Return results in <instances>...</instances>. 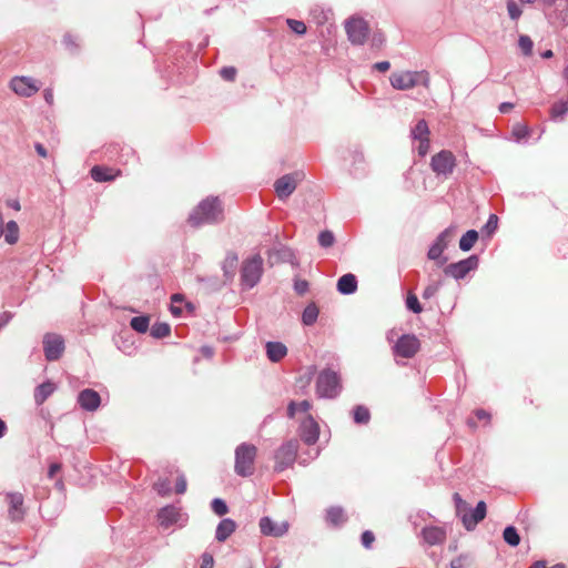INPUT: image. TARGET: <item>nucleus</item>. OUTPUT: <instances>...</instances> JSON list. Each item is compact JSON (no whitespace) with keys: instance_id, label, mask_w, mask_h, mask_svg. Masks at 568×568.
<instances>
[{"instance_id":"nucleus-1","label":"nucleus","mask_w":568,"mask_h":568,"mask_svg":"<svg viewBox=\"0 0 568 568\" xmlns=\"http://www.w3.org/2000/svg\"><path fill=\"white\" fill-rule=\"evenodd\" d=\"M224 219L221 201L217 196L202 200L190 213L187 222L192 227L216 224Z\"/></svg>"},{"instance_id":"nucleus-2","label":"nucleus","mask_w":568,"mask_h":568,"mask_svg":"<svg viewBox=\"0 0 568 568\" xmlns=\"http://www.w3.org/2000/svg\"><path fill=\"white\" fill-rule=\"evenodd\" d=\"M390 84L396 90H410L418 84L429 88L430 77L425 70L394 72L389 77Z\"/></svg>"},{"instance_id":"nucleus-3","label":"nucleus","mask_w":568,"mask_h":568,"mask_svg":"<svg viewBox=\"0 0 568 568\" xmlns=\"http://www.w3.org/2000/svg\"><path fill=\"white\" fill-rule=\"evenodd\" d=\"M257 448L253 444L242 443L235 448L234 471L241 477H248L254 473V462Z\"/></svg>"},{"instance_id":"nucleus-4","label":"nucleus","mask_w":568,"mask_h":568,"mask_svg":"<svg viewBox=\"0 0 568 568\" xmlns=\"http://www.w3.org/2000/svg\"><path fill=\"white\" fill-rule=\"evenodd\" d=\"M342 390L341 378L332 369H323L316 379V394L320 398H335Z\"/></svg>"},{"instance_id":"nucleus-5","label":"nucleus","mask_w":568,"mask_h":568,"mask_svg":"<svg viewBox=\"0 0 568 568\" xmlns=\"http://www.w3.org/2000/svg\"><path fill=\"white\" fill-rule=\"evenodd\" d=\"M263 273V260L256 254L246 260L241 270V281L246 288L254 287L261 280Z\"/></svg>"},{"instance_id":"nucleus-6","label":"nucleus","mask_w":568,"mask_h":568,"mask_svg":"<svg viewBox=\"0 0 568 568\" xmlns=\"http://www.w3.org/2000/svg\"><path fill=\"white\" fill-rule=\"evenodd\" d=\"M298 450V442L296 439H290L283 443L275 452L274 459L276 471H283L291 467L296 459Z\"/></svg>"},{"instance_id":"nucleus-7","label":"nucleus","mask_w":568,"mask_h":568,"mask_svg":"<svg viewBox=\"0 0 568 568\" xmlns=\"http://www.w3.org/2000/svg\"><path fill=\"white\" fill-rule=\"evenodd\" d=\"M453 235L454 229L447 227L442 233H439L428 250L427 257L435 261L436 264L440 267L444 266L448 261L447 256H443V252L447 248Z\"/></svg>"},{"instance_id":"nucleus-8","label":"nucleus","mask_w":568,"mask_h":568,"mask_svg":"<svg viewBox=\"0 0 568 568\" xmlns=\"http://www.w3.org/2000/svg\"><path fill=\"white\" fill-rule=\"evenodd\" d=\"M456 166V158L453 152L442 150L432 156L430 168L437 176H449Z\"/></svg>"},{"instance_id":"nucleus-9","label":"nucleus","mask_w":568,"mask_h":568,"mask_svg":"<svg viewBox=\"0 0 568 568\" xmlns=\"http://www.w3.org/2000/svg\"><path fill=\"white\" fill-rule=\"evenodd\" d=\"M345 31L352 44L362 45L368 37L369 29L364 19L352 17L345 22Z\"/></svg>"},{"instance_id":"nucleus-10","label":"nucleus","mask_w":568,"mask_h":568,"mask_svg":"<svg viewBox=\"0 0 568 568\" xmlns=\"http://www.w3.org/2000/svg\"><path fill=\"white\" fill-rule=\"evenodd\" d=\"M479 258L477 255H470L456 263H450L444 267V273L455 280H462L478 267Z\"/></svg>"},{"instance_id":"nucleus-11","label":"nucleus","mask_w":568,"mask_h":568,"mask_svg":"<svg viewBox=\"0 0 568 568\" xmlns=\"http://www.w3.org/2000/svg\"><path fill=\"white\" fill-rule=\"evenodd\" d=\"M10 88L18 95L30 98L40 90V83L31 77H14L10 81Z\"/></svg>"},{"instance_id":"nucleus-12","label":"nucleus","mask_w":568,"mask_h":568,"mask_svg":"<svg viewBox=\"0 0 568 568\" xmlns=\"http://www.w3.org/2000/svg\"><path fill=\"white\" fill-rule=\"evenodd\" d=\"M43 351L48 361L59 359L64 351L63 338L58 334H45L43 337Z\"/></svg>"},{"instance_id":"nucleus-13","label":"nucleus","mask_w":568,"mask_h":568,"mask_svg":"<svg viewBox=\"0 0 568 568\" xmlns=\"http://www.w3.org/2000/svg\"><path fill=\"white\" fill-rule=\"evenodd\" d=\"M420 343L415 335L406 334L398 338L394 353L404 358H412L419 349Z\"/></svg>"},{"instance_id":"nucleus-14","label":"nucleus","mask_w":568,"mask_h":568,"mask_svg":"<svg viewBox=\"0 0 568 568\" xmlns=\"http://www.w3.org/2000/svg\"><path fill=\"white\" fill-rule=\"evenodd\" d=\"M300 436L307 445H314L318 440L320 426L311 415H306L301 422Z\"/></svg>"},{"instance_id":"nucleus-15","label":"nucleus","mask_w":568,"mask_h":568,"mask_svg":"<svg viewBox=\"0 0 568 568\" xmlns=\"http://www.w3.org/2000/svg\"><path fill=\"white\" fill-rule=\"evenodd\" d=\"M298 174H285L277 179L274 189L281 200L287 199L296 190Z\"/></svg>"},{"instance_id":"nucleus-16","label":"nucleus","mask_w":568,"mask_h":568,"mask_svg":"<svg viewBox=\"0 0 568 568\" xmlns=\"http://www.w3.org/2000/svg\"><path fill=\"white\" fill-rule=\"evenodd\" d=\"M261 532L265 536L282 537L288 530L287 521L276 523L270 517H262L260 519Z\"/></svg>"},{"instance_id":"nucleus-17","label":"nucleus","mask_w":568,"mask_h":568,"mask_svg":"<svg viewBox=\"0 0 568 568\" xmlns=\"http://www.w3.org/2000/svg\"><path fill=\"white\" fill-rule=\"evenodd\" d=\"M7 500L9 504L8 514L11 520L20 521L23 519L26 510L23 508V496L21 493H8Z\"/></svg>"},{"instance_id":"nucleus-18","label":"nucleus","mask_w":568,"mask_h":568,"mask_svg":"<svg viewBox=\"0 0 568 568\" xmlns=\"http://www.w3.org/2000/svg\"><path fill=\"white\" fill-rule=\"evenodd\" d=\"M446 535L447 534L445 528L432 525L425 526L420 531V536L424 542L428 546L444 544L446 540Z\"/></svg>"},{"instance_id":"nucleus-19","label":"nucleus","mask_w":568,"mask_h":568,"mask_svg":"<svg viewBox=\"0 0 568 568\" xmlns=\"http://www.w3.org/2000/svg\"><path fill=\"white\" fill-rule=\"evenodd\" d=\"M78 403L82 409L94 412L101 404V397L94 389L85 388L79 393Z\"/></svg>"},{"instance_id":"nucleus-20","label":"nucleus","mask_w":568,"mask_h":568,"mask_svg":"<svg viewBox=\"0 0 568 568\" xmlns=\"http://www.w3.org/2000/svg\"><path fill=\"white\" fill-rule=\"evenodd\" d=\"M487 507L485 501L480 500L476 507L468 511V515H464V527L467 530H473L486 516Z\"/></svg>"},{"instance_id":"nucleus-21","label":"nucleus","mask_w":568,"mask_h":568,"mask_svg":"<svg viewBox=\"0 0 568 568\" xmlns=\"http://www.w3.org/2000/svg\"><path fill=\"white\" fill-rule=\"evenodd\" d=\"M181 510L175 506H165L158 513L160 526L163 528H169L172 525L178 524L181 520Z\"/></svg>"},{"instance_id":"nucleus-22","label":"nucleus","mask_w":568,"mask_h":568,"mask_svg":"<svg viewBox=\"0 0 568 568\" xmlns=\"http://www.w3.org/2000/svg\"><path fill=\"white\" fill-rule=\"evenodd\" d=\"M357 290L356 276L352 273L344 274L337 281V291L343 295H351Z\"/></svg>"},{"instance_id":"nucleus-23","label":"nucleus","mask_w":568,"mask_h":568,"mask_svg":"<svg viewBox=\"0 0 568 568\" xmlns=\"http://www.w3.org/2000/svg\"><path fill=\"white\" fill-rule=\"evenodd\" d=\"M266 355L271 362L277 363L287 354V347L281 342H267Z\"/></svg>"},{"instance_id":"nucleus-24","label":"nucleus","mask_w":568,"mask_h":568,"mask_svg":"<svg viewBox=\"0 0 568 568\" xmlns=\"http://www.w3.org/2000/svg\"><path fill=\"white\" fill-rule=\"evenodd\" d=\"M55 390V385L52 382H44L34 389V402L37 405H42Z\"/></svg>"},{"instance_id":"nucleus-25","label":"nucleus","mask_w":568,"mask_h":568,"mask_svg":"<svg viewBox=\"0 0 568 568\" xmlns=\"http://www.w3.org/2000/svg\"><path fill=\"white\" fill-rule=\"evenodd\" d=\"M235 528H236V525H235L234 520H232L230 518H225V519L221 520L220 524L217 525L216 531H215V538L219 541H224L234 532Z\"/></svg>"},{"instance_id":"nucleus-26","label":"nucleus","mask_w":568,"mask_h":568,"mask_svg":"<svg viewBox=\"0 0 568 568\" xmlns=\"http://www.w3.org/2000/svg\"><path fill=\"white\" fill-rule=\"evenodd\" d=\"M91 178L97 182H109L114 180L115 175L111 169L95 165L90 171Z\"/></svg>"},{"instance_id":"nucleus-27","label":"nucleus","mask_w":568,"mask_h":568,"mask_svg":"<svg viewBox=\"0 0 568 568\" xmlns=\"http://www.w3.org/2000/svg\"><path fill=\"white\" fill-rule=\"evenodd\" d=\"M477 240L478 232L476 230H469L460 237L459 248L464 252H468L473 248Z\"/></svg>"},{"instance_id":"nucleus-28","label":"nucleus","mask_w":568,"mask_h":568,"mask_svg":"<svg viewBox=\"0 0 568 568\" xmlns=\"http://www.w3.org/2000/svg\"><path fill=\"white\" fill-rule=\"evenodd\" d=\"M410 135L414 140L429 139V129L425 120H419L410 131Z\"/></svg>"},{"instance_id":"nucleus-29","label":"nucleus","mask_w":568,"mask_h":568,"mask_svg":"<svg viewBox=\"0 0 568 568\" xmlns=\"http://www.w3.org/2000/svg\"><path fill=\"white\" fill-rule=\"evenodd\" d=\"M318 317V308L314 303L308 304L302 314V322L306 326L313 325Z\"/></svg>"},{"instance_id":"nucleus-30","label":"nucleus","mask_w":568,"mask_h":568,"mask_svg":"<svg viewBox=\"0 0 568 568\" xmlns=\"http://www.w3.org/2000/svg\"><path fill=\"white\" fill-rule=\"evenodd\" d=\"M237 254L234 252H229L223 262V271L225 276L232 277L234 275L236 264H237Z\"/></svg>"},{"instance_id":"nucleus-31","label":"nucleus","mask_w":568,"mask_h":568,"mask_svg":"<svg viewBox=\"0 0 568 568\" xmlns=\"http://www.w3.org/2000/svg\"><path fill=\"white\" fill-rule=\"evenodd\" d=\"M326 520L332 525H341L345 521L344 510L341 507H331L326 513Z\"/></svg>"},{"instance_id":"nucleus-32","label":"nucleus","mask_w":568,"mask_h":568,"mask_svg":"<svg viewBox=\"0 0 568 568\" xmlns=\"http://www.w3.org/2000/svg\"><path fill=\"white\" fill-rule=\"evenodd\" d=\"M312 407L311 402L308 400H302L301 403H295L294 400L290 402L287 405V416L290 418H293L296 414V412L301 413H307Z\"/></svg>"},{"instance_id":"nucleus-33","label":"nucleus","mask_w":568,"mask_h":568,"mask_svg":"<svg viewBox=\"0 0 568 568\" xmlns=\"http://www.w3.org/2000/svg\"><path fill=\"white\" fill-rule=\"evenodd\" d=\"M150 318L148 316H135L131 318L130 326L138 333H146L149 329Z\"/></svg>"},{"instance_id":"nucleus-34","label":"nucleus","mask_w":568,"mask_h":568,"mask_svg":"<svg viewBox=\"0 0 568 568\" xmlns=\"http://www.w3.org/2000/svg\"><path fill=\"white\" fill-rule=\"evenodd\" d=\"M504 540L511 547H516L520 542L519 534L514 526H507L503 532Z\"/></svg>"},{"instance_id":"nucleus-35","label":"nucleus","mask_w":568,"mask_h":568,"mask_svg":"<svg viewBox=\"0 0 568 568\" xmlns=\"http://www.w3.org/2000/svg\"><path fill=\"white\" fill-rule=\"evenodd\" d=\"M568 113V99L556 102L550 109V116L552 120H558Z\"/></svg>"},{"instance_id":"nucleus-36","label":"nucleus","mask_w":568,"mask_h":568,"mask_svg":"<svg viewBox=\"0 0 568 568\" xmlns=\"http://www.w3.org/2000/svg\"><path fill=\"white\" fill-rule=\"evenodd\" d=\"M354 422L356 424H367L371 418V414L367 407L357 405L353 410Z\"/></svg>"},{"instance_id":"nucleus-37","label":"nucleus","mask_w":568,"mask_h":568,"mask_svg":"<svg viewBox=\"0 0 568 568\" xmlns=\"http://www.w3.org/2000/svg\"><path fill=\"white\" fill-rule=\"evenodd\" d=\"M556 14L554 19L558 21L560 24L565 26L568 23V0L561 1L556 4Z\"/></svg>"},{"instance_id":"nucleus-38","label":"nucleus","mask_w":568,"mask_h":568,"mask_svg":"<svg viewBox=\"0 0 568 568\" xmlns=\"http://www.w3.org/2000/svg\"><path fill=\"white\" fill-rule=\"evenodd\" d=\"M453 499L455 503L456 515L460 517L464 523V515H468V504L460 497L458 493L453 495Z\"/></svg>"},{"instance_id":"nucleus-39","label":"nucleus","mask_w":568,"mask_h":568,"mask_svg":"<svg viewBox=\"0 0 568 568\" xmlns=\"http://www.w3.org/2000/svg\"><path fill=\"white\" fill-rule=\"evenodd\" d=\"M171 333V327L168 323H155L151 327V336L154 338H163L169 336Z\"/></svg>"},{"instance_id":"nucleus-40","label":"nucleus","mask_w":568,"mask_h":568,"mask_svg":"<svg viewBox=\"0 0 568 568\" xmlns=\"http://www.w3.org/2000/svg\"><path fill=\"white\" fill-rule=\"evenodd\" d=\"M6 242L9 244H14L19 239V227L14 221H10L7 223V231L4 234Z\"/></svg>"},{"instance_id":"nucleus-41","label":"nucleus","mask_w":568,"mask_h":568,"mask_svg":"<svg viewBox=\"0 0 568 568\" xmlns=\"http://www.w3.org/2000/svg\"><path fill=\"white\" fill-rule=\"evenodd\" d=\"M329 12H331L329 10H325L322 7H315L311 10V16H312L313 20L315 21V23L321 26L328 21Z\"/></svg>"},{"instance_id":"nucleus-42","label":"nucleus","mask_w":568,"mask_h":568,"mask_svg":"<svg viewBox=\"0 0 568 568\" xmlns=\"http://www.w3.org/2000/svg\"><path fill=\"white\" fill-rule=\"evenodd\" d=\"M518 47L525 57H529L532 53V40L526 34H521L518 39Z\"/></svg>"},{"instance_id":"nucleus-43","label":"nucleus","mask_w":568,"mask_h":568,"mask_svg":"<svg viewBox=\"0 0 568 568\" xmlns=\"http://www.w3.org/2000/svg\"><path fill=\"white\" fill-rule=\"evenodd\" d=\"M286 24L288 28L298 36H304L307 31L306 24L301 20L295 19H286Z\"/></svg>"},{"instance_id":"nucleus-44","label":"nucleus","mask_w":568,"mask_h":568,"mask_svg":"<svg viewBox=\"0 0 568 568\" xmlns=\"http://www.w3.org/2000/svg\"><path fill=\"white\" fill-rule=\"evenodd\" d=\"M443 285V282L440 280L438 281H432L424 290L422 296L425 300H429L433 296L437 294V292L440 290Z\"/></svg>"},{"instance_id":"nucleus-45","label":"nucleus","mask_w":568,"mask_h":568,"mask_svg":"<svg viewBox=\"0 0 568 568\" xmlns=\"http://www.w3.org/2000/svg\"><path fill=\"white\" fill-rule=\"evenodd\" d=\"M406 307L414 314L423 312V307L415 294L409 293L406 297Z\"/></svg>"},{"instance_id":"nucleus-46","label":"nucleus","mask_w":568,"mask_h":568,"mask_svg":"<svg viewBox=\"0 0 568 568\" xmlns=\"http://www.w3.org/2000/svg\"><path fill=\"white\" fill-rule=\"evenodd\" d=\"M334 242H335V236H334L333 232L325 230L318 234V244L322 247H325V248L331 247L334 244Z\"/></svg>"},{"instance_id":"nucleus-47","label":"nucleus","mask_w":568,"mask_h":568,"mask_svg":"<svg viewBox=\"0 0 568 568\" xmlns=\"http://www.w3.org/2000/svg\"><path fill=\"white\" fill-rule=\"evenodd\" d=\"M498 227V216L495 215V214H490L486 224L483 226V232L486 234V235H491L496 232Z\"/></svg>"},{"instance_id":"nucleus-48","label":"nucleus","mask_w":568,"mask_h":568,"mask_svg":"<svg viewBox=\"0 0 568 568\" xmlns=\"http://www.w3.org/2000/svg\"><path fill=\"white\" fill-rule=\"evenodd\" d=\"M211 508L217 516H224L229 511L226 503L221 498H214Z\"/></svg>"},{"instance_id":"nucleus-49","label":"nucleus","mask_w":568,"mask_h":568,"mask_svg":"<svg viewBox=\"0 0 568 568\" xmlns=\"http://www.w3.org/2000/svg\"><path fill=\"white\" fill-rule=\"evenodd\" d=\"M154 489L159 495H168L171 491V483L169 479H159L154 483Z\"/></svg>"},{"instance_id":"nucleus-50","label":"nucleus","mask_w":568,"mask_h":568,"mask_svg":"<svg viewBox=\"0 0 568 568\" xmlns=\"http://www.w3.org/2000/svg\"><path fill=\"white\" fill-rule=\"evenodd\" d=\"M507 11H508L510 19H513V20H517L521 16V12H523L520 7L514 0L507 1Z\"/></svg>"},{"instance_id":"nucleus-51","label":"nucleus","mask_w":568,"mask_h":568,"mask_svg":"<svg viewBox=\"0 0 568 568\" xmlns=\"http://www.w3.org/2000/svg\"><path fill=\"white\" fill-rule=\"evenodd\" d=\"M374 541H375V536H374L373 531H371V530L363 531V534L361 536V542L364 548L371 549Z\"/></svg>"},{"instance_id":"nucleus-52","label":"nucleus","mask_w":568,"mask_h":568,"mask_svg":"<svg viewBox=\"0 0 568 568\" xmlns=\"http://www.w3.org/2000/svg\"><path fill=\"white\" fill-rule=\"evenodd\" d=\"M220 75L226 81H234L236 69L234 67H224L220 70Z\"/></svg>"},{"instance_id":"nucleus-53","label":"nucleus","mask_w":568,"mask_h":568,"mask_svg":"<svg viewBox=\"0 0 568 568\" xmlns=\"http://www.w3.org/2000/svg\"><path fill=\"white\" fill-rule=\"evenodd\" d=\"M186 490V478L184 475H180L176 479L175 491L178 494H184Z\"/></svg>"},{"instance_id":"nucleus-54","label":"nucleus","mask_w":568,"mask_h":568,"mask_svg":"<svg viewBox=\"0 0 568 568\" xmlns=\"http://www.w3.org/2000/svg\"><path fill=\"white\" fill-rule=\"evenodd\" d=\"M213 567H214L213 556L209 552H204L202 555L201 568H213Z\"/></svg>"},{"instance_id":"nucleus-55","label":"nucleus","mask_w":568,"mask_h":568,"mask_svg":"<svg viewBox=\"0 0 568 568\" xmlns=\"http://www.w3.org/2000/svg\"><path fill=\"white\" fill-rule=\"evenodd\" d=\"M528 133H529V131H528L527 126L519 125L514 129V135L516 136L517 141L527 138Z\"/></svg>"},{"instance_id":"nucleus-56","label":"nucleus","mask_w":568,"mask_h":568,"mask_svg":"<svg viewBox=\"0 0 568 568\" xmlns=\"http://www.w3.org/2000/svg\"><path fill=\"white\" fill-rule=\"evenodd\" d=\"M419 141V144L417 146V151H418V154L420 156H425L429 150V139H425V140H418Z\"/></svg>"},{"instance_id":"nucleus-57","label":"nucleus","mask_w":568,"mask_h":568,"mask_svg":"<svg viewBox=\"0 0 568 568\" xmlns=\"http://www.w3.org/2000/svg\"><path fill=\"white\" fill-rule=\"evenodd\" d=\"M466 555H460L450 561V568H465Z\"/></svg>"},{"instance_id":"nucleus-58","label":"nucleus","mask_w":568,"mask_h":568,"mask_svg":"<svg viewBox=\"0 0 568 568\" xmlns=\"http://www.w3.org/2000/svg\"><path fill=\"white\" fill-rule=\"evenodd\" d=\"M63 43L65 44L67 48H69L70 50L77 48V43H75V38L71 34H65L63 37Z\"/></svg>"},{"instance_id":"nucleus-59","label":"nucleus","mask_w":568,"mask_h":568,"mask_svg":"<svg viewBox=\"0 0 568 568\" xmlns=\"http://www.w3.org/2000/svg\"><path fill=\"white\" fill-rule=\"evenodd\" d=\"M390 68V63L388 61H381V62H376L374 65H373V69L374 70H377L379 72H386L388 71Z\"/></svg>"},{"instance_id":"nucleus-60","label":"nucleus","mask_w":568,"mask_h":568,"mask_svg":"<svg viewBox=\"0 0 568 568\" xmlns=\"http://www.w3.org/2000/svg\"><path fill=\"white\" fill-rule=\"evenodd\" d=\"M294 287L298 294H304L308 288V283L306 281H297Z\"/></svg>"},{"instance_id":"nucleus-61","label":"nucleus","mask_w":568,"mask_h":568,"mask_svg":"<svg viewBox=\"0 0 568 568\" xmlns=\"http://www.w3.org/2000/svg\"><path fill=\"white\" fill-rule=\"evenodd\" d=\"M276 254H278V258L282 260V261H286L288 260L291 256H292V253L288 248L286 247H281Z\"/></svg>"},{"instance_id":"nucleus-62","label":"nucleus","mask_w":568,"mask_h":568,"mask_svg":"<svg viewBox=\"0 0 568 568\" xmlns=\"http://www.w3.org/2000/svg\"><path fill=\"white\" fill-rule=\"evenodd\" d=\"M61 469V465L59 463H53L50 465L49 467V470H48V476L49 478H53L54 475L60 471Z\"/></svg>"},{"instance_id":"nucleus-63","label":"nucleus","mask_w":568,"mask_h":568,"mask_svg":"<svg viewBox=\"0 0 568 568\" xmlns=\"http://www.w3.org/2000/svg\"><path fill=\"white\" fill-rule=\"evenodd\" d=\"M34 149L39 156L47 158V155H48L47 149L41 143H36Z\"/></svg>"},{"instance_id":"nucleus-64","label":"nucleus","mask_w":568,"mask_h":568,"mask_svg":"<svg viewBox=\"0 0 568 568\" xmlns=\"http://www.w3.org/2000/svg\"><path fill=\"white\" fill-rule=\"evenodd\" d=\"M475 415L478 419H486V420L490 419V414L484 409H477L475 412Z\"/></svg>"}]
</instances>
